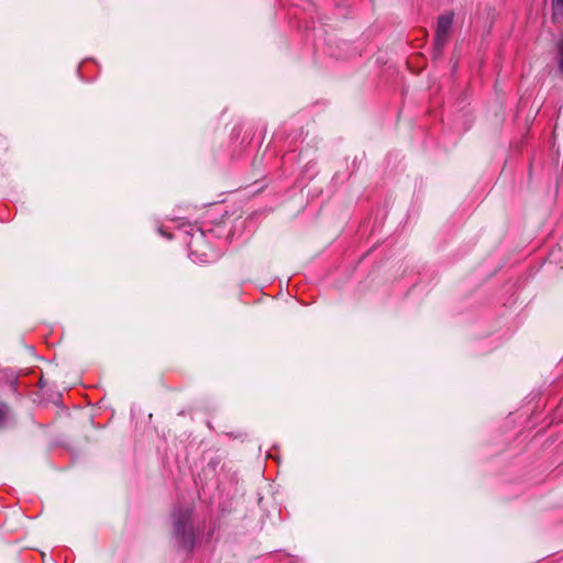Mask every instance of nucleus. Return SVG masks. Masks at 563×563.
I'll return each instance as SVG.
<instances>
[{
  "instance_id": "1",
  "label": "nucleus",
  "mask_w": 563,
  "mask_h": 563,
  "mask_svg": "<svg viewBox=\"0 0 563 563\" xmlns=\"http://www.w3.org/2000/svg\"><path fill=\"white\" fill-rule=\"evenodd\" d=\"M186 233L190 236V239L186 241L190 255L195 261L207 262L209 245L206 242L205 232L196 225H189V230L186 231Z\"/></svg>"
},
{
  "instance_id": "2",
  "label": "nucleus",
  "mask_w": 563,
  "mask_h": 563,
  "mask_svg": "<svg viewBox=\"0 0 563 563\" xmlns=\"http://www.w3.org/2000/svg\"><path fill=\"white\" fill-rule=\"evenodd\" d=\"M453 16L452 14L441 15L438 20L435 37H434V46L438 52H441L445 46L449 37V32L452 25Z\"/></svg>"
},
{
  "instance_id": "3",
  "label": "nucleus",
  "mask_w": 563,
  "mask_h": 563,
  "mask_svg": "<svg viewBox=\"0 0 563 563\" xmlns=\"http://www.w3.org/2000/svg\"><path fill=\"white\" fill-rule=\"evenodd\" d=\"M175 533L180 538L181 545L190 550L194 547V534L192 532H186L185 523L181 520H178L175 523Z\"/></svg>"
},
{
  "instance_id": "4",
  "label": "nucleus",
  "mask_w": 563,
  "mask_h": 563,
  "mask_svg": "<svg viewBox=\"0 0 563 563\" xmlns=\"http://www.w3.org/2000/svg\"><path fill=\"white\" fill-rule=\"evenodd\" d=\"M10 419V408L7 404L0 401V429L4 428Z\"/></svg>"
},
{
  "instance_id": "5",
  "label": "nucleus",
  "mask_w": 563,
  "mask_h": 563,
  "mask_svg": "<svg viewBox=\"0 0 563 563\" xmlns=\"http://www.w3.org/2000/svg\"><path fill=\"white\" fill-rule=\"evenodd\" d=\"M556 64L559 71L563 74V36L556 43Z\"/></svg>"
},
{
  "instance_id": "6",
  "label": "nucleus",
  "mask_w": 563,
  "mask_h": 563,
  "mask_svg": "<svg viewBox=\"0 0 563 563\" xmlns=\"http://www.w3.org/2000/svg\"><path fill=\"white\" fill-rule=\"evenodd\" d=\"M556 5L563 8V0H555L554 2Z\"/></svg>"
},
{
  "instance_id": "7",
  "label": "nucleus",
  "mask_w": 563,
  "mask_h": 563,
  "mask_svg": "<svg viewBox=\"0 0 563 563\" xmlns=\"http://www.w3.org/2000/svg\"><path fill=\"white\" fill-rule=\"evenodd\" d=\"M161 234L165 235L164 231L159 230ZM166 236L169 239L170 236L166 234Z\"/></svg>"
}]
</instances>
